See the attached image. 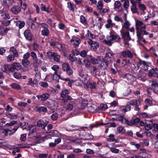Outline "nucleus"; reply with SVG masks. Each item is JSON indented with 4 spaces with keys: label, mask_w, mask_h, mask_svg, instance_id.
<instances>
[{
    "label": "nucleus",
    "mask_w": 158,
    "mask_h": 158,
    "mask_svg": "<svg viewBox=\"0 0 158 158\" xmlns=\"http://www.w3.org/2000/svg\"><path fill=\"white\" fill-rule=\"evenodd\" d=\"M107 39H105L103 42L108 46H111L114 42H119L121 40L120 36L115 32H113L110 34L109 36L107 37Z\"/></svg>",
    "instance_id": "nucleus-1"
},
{
    "label": "nucleus",
    "mask_w": 158,
    "mask_h": 158,
    "mask_svg": "<svg viewBox=\"0 0 158 158\" xmlns=\"http://www.w3.org/2000/svg\"><path fill=\"white\" fill-rule=\"evenodd\" d=\"M61 67L62 70L66 72V74L69 76H71L73 74V70L69 64L66 63L62 64Z\"/></svg>",
    "instance_id": "nucleus-2"
},
{
    "label": "nucleus",
    "mask_w": 158,
    "mask_h": 158,
    "mask_svg": "<svg viewBox=\"0 0 158 158\" xmlns=\"http://www.w3.org/2000/svg\"><path fill=\"white\" fill-rule=\"evenodd\" d=\"M36 128L35 126L32 125H30L29 126L27 127V130L29 131L28 134V136H29L30 138L36 137L37 139H39L40 138L41 136L40 135L36 136L35 135L32 136L31 135L33 133L35 132Z\"/></svg>",
    "instance_id": "nucleus-3"
},
{
    "label": "nucleus",
    "mask_w": 158,
    "mask_h": 158,
    "mask_svg": "<svg viewBox=\"0 0 158 158\" xmlns=\"http://www.w3.org/2000/svg\"><path fill=\"white\" fill-rule=\"evenodd\" d=\"M19 126L15 127L13 129L11 130H10L9 129H4L2 128L0 130V132L4 133L6 136L7 135L8 133H9V135H11L14 134L15 132L19 128Z\"/></svg>",
    "instance_id": "nucleus-4"
},
{
    "label": "nucleus",
    "mask_w": 158,
    "mask_h": 158,
    "mask_svg": "<svg viewBox=\"0 0 158 158\" xmlns=\"http://www.w3.org/2000/svg\"><path fill=\"white\" fill-rule=\"evenodd\" d=\"M135 29L136 31L145 30L146 29V26L142 21L136 19L135 20Z\"/></svg>",
    "instance_id": "nucleus-5"
},
{
    "label": "nucleus",
    "mask_w": 158,
    "mask_h": 158,
    "mask_svg": "<svg viewBox=\"0 0 158 158\" xmlns=\"http://www.w3.org/2000/svg\"><path fill=\"white\" fill-rule=\"evenodd\" d=\"M47 54L49 57L53 58V59L55 61L57 62H60V57L57 53L49 51L47 52Z\"/></svg>",
    "instance_id": "nucleus-6"
},
{
    "label": "nucleus",
    "mask_w": 158,
    "mask_h": 158,
    "mask_svg": "<svg viewBox=\"0 0 158 158\" xmlns=\"http://www.w3.org/2000/svg\"><path fill=\"white\" fill-rule=\"evenodd\" d=\"M138 64L142 66V69L145 71L147 70L148 69V67L151 66L150 63L144 60H142L140 59L139 60Z\"/></svg>",
    "instance_id": "nucleus-7"
},
{
    "label": "nucleus",
    "mask_w": 158,
    "mask_h": 158,
    "mask_svg": "<svg viewBox=\"0 0 158 158\" xmlns=\"http://www.w3.org/2000/svg\"><path fill=\"white\" fill-rule=\"evenodd\" d=\"M49 123V122L48 121L44 119H40L37 122V125L38 127H40L42 129H44Z\"/></svg>",
    "instance_id": "nucleus-8"
},
{
    "label": "nucleus",
    "mask_w": 158,
    "mask_h": 158,
    "mask_svg": "<svg viewBox=\"0 0 158 158\" xmlns=\"http://www.w3.org/2000/svg\"><path fill=\"white\" fill-rule=\"evenodd\" d=\"M121 56L124 58L128 57L132 59L133 57V55L132 52L129 50H126L120 52Z\"/></svg>",
    "instance_id": "nucleus-9"
},
{
    "label": "nucleus",
    "mask_w": 158,
    "mask_h": 158,
    "mask_svg": "<svg viewBox=\"0 0 158 158\" xmlns=\"http://www.w3.org/2000/svg\"><path fill=\"white\" fill-rule=\"evenodd\" d=\"M70 42L75 47H78L80 44L81 41L79 38L76 36H74L70 40Z\"/></svg>",
    "instance_id": "nucleus-10"
},
{
    "label": "nucleus",
    "mask_w": 158,
    "mask_h": 158,
    "mask_svg": "<svg viewBox=\"0 0 158 158\" xmlns=\"http://www.w3.org/2000/svg\"><path fill=\"white\" fill-rule=\"evenodd\" d=\"M120 32L122 38L126 39L127 41L131 40V38L130 36L129 32L128 31L122 29L120 30Z\"/></svg>",
    "instance_id": "nucleus-11"
},
{
    "label": "nucleus",
    "mask_w": 158,
    "mask_h": 158,
    "mask_svg": "<svg viewBox=\"0 0 158 158\" xmlns=\"http://www.w3.org/2000/svg\"><path fill=\"white\" fill-rule=\"evenodd\" d=\"M24 34L27 40L30 41L32 40V35L29 30H26L24 32Z\"/></svg>",
    "instance_id": "nucleus-12"
},
{
    "label": "nucleus",
    "mask_w": 158,
    "mask_h": 158,
    "mask_svg": "<svg viewBox=\"0 0 158 158\" xmlns=\"http://www.w3.org/2000/svg\"><path fill=\"white\" fill-rule=\"evenodd\" d=\"M49 97V94L48 93L43 94L42 95H37L36 97L38 99L41 98V100L43 101H46Z\"/></svg>",
    "instance_id": "nucleus-13"
},
{
    "label": "nucleus",
    "mask_w": 158,
    "mask_h": 158,
    "mask_svg": "<svg viewBox=\"0 0 158 158\" xmlns=\"http://www.w3.org/2000/svg\"><path fill=\"white\" fill-rule=\"evenodd\" d=\"M88 42L93 49H97L99 47V45L97 42L93 41L91 40H89Z\"/></svg>",
    "instance_id": "nucleus-14"
},
{
    "label": "nucleus",
    "mask_w": 158,
    "mask_h": 158,
    "mask_svg": "<svg viewBox=\"0 0 158 158\" xmlns=\"http://www.w3.org/2000/svg\"><path fill=\"white\" fill-rule=\"evenodd\" d=\"M34 110L35 111L39 112H46L47 111V108L44 106H36L34 108Z\"/></svg>",
    "instance_id": "nucleus-15"
},
{
    "label": "nucleus",
    "mask_w": 158,
    "mask_h": 158,
    "mask_svg": "<svg viewBox=\"0 0 158 158\" xmlns=\"http://www.w3.org/2000/svg\"><path fill=\"white\" fill-rule=\"evenodd\" d=\"M10 30V29L7 28H5L2 26H0V34L2 35H6L8 31Z\"/></svg>",
    "instance_id": "nucleus-16"
},
{
    "label": "nucleus",
    "mask_w": 158,
    "mask_h": 158,
    "mask_svg": "<svg viewBox=\"0 0 158 158\" xmlns=\"http://www.w3.org/2000/svg\"><path fill=\"white\" fill-rule=\"evenodd\" d=\"M0 148H9V145L5 140L0 139Z\"/></svg>",
    "instance_id": "nucleus-17"
},
{
    "label": "nucleus",
    "mask_w": 158,
    "mask_h": 158,
    "mask_svg": "<svg viewBox=\"0 0 158 158\" xmlns=\"http://www.w3.org/2000/svg\"><path fill=\"white\" fill-rule=\"evenodd\" d=\"M21 10V9L20 6H15L11 8V11L13 14H17L20 12Z\"/></svg>",
    "instance_id": "nucleus-18"
},
{
    "label": "nucleus",
    "mask_w": 158,
    "mask_h": 158,
    "mask_svg": "<svg viewBox=\"0 0 158 158\" xmlns=\"http://www.w3.org/2000/svg\"><path fill=\"white\" fill-rule=\"evenodd\" d=\"M151 86L154 87L153 88L154 92L156 94H158V83L157 82L154 80L152 81Z\"/></svg>",
    "instance_id": "nucleus-19"
},
{
    "label": "nucleus",
    "mask_w": 158,
    "mask_h": 158,
    "mask_svg": "<svg viewBox=\"0 0 158 158\" xmlns=\"http://www.w3.org/2000/svg\"><path fill=\"white\" fill-rule=\"evenodd\" d=\"M5 114L7 117L11 119H16L18 116L17 115L10 113L8 112H6Z\"/></svg>",
    "instance_id": "nucleus-20"
},
{
    "label": "nucleus",
    "mask_w": 158,
    "mask_h": 158,
    "mask_svg": "<svg viewBox=\"0 0 158 158\" xmlns=\"http://www.w3.org/2000/svg\"><path fill=\"white\" fill-rule=\"evenodd\" d=\"M114 135L113 134H111L109 136V138H107L106 141L108 142H114L115 141L117 143L118 142L119 140L118 139H115L114 138Z\"/></svg>",
    "instance_id": "nucleus-21"
},
{
    "label": "nucleus",
    "mask_w": 158,
    "mask_h": 158,
    "mask_svg": "<svg viewBox=\"0 0 158 158\" xmlns=\"http://www.w3.org/2000/svg\"><path fill=\"white\" fill-rule=\"evenodd\" d=\"M2 71L6 73H8L9 71V65L7 64H4L1 67Z\"/></svg>",
    "instance_id": "nucleus-22"
},
{
    "label": "nucleus",
    "mask_w": 158,
    "mask_h": 158,
    "mask_svg": "<svg viewBox=\"0 0 158 158\" xmlns=\"http://www.w3.org/2000/svg\"><path fill=\"white\" fill-rule=\"evenodd\" d=\"M140 119L138 118L132 119L129 121V122H128V125L131 126L137 123L140 122Z\"/></svg>",
    "instance_id": "nucleus-23"
},
{
    "label": "nucleus",
    "mask_w": 158,
    "mask_h": 158,
    "mask_svg": "<svg viewBox=\"0 0 158 158\" xmlns=\"http://www.w3.org/2000/svg\"><path fill=\"white\" fill-rule=\"evenodd\" d=\"M16 24L17 26L18 27L19 29H21L23 28L25 24L24 21H15Z\"/></svg>",
    "instance_id": "nucleus-24"
},
{
    "label": "nucleus",
    "mask_w": 158,
    "mask_h": 158,
    "mask_svg": "<svg viewBox=\"0 0 158 158\" xmlns=\"http://www.w3.org/2000/svg\"><path fill=\"white\" fill-rule=\"evenodd\" d=\"M131 2L132 4V6L131 9L132 12L133 13H137L138 14H139V13L137 11V9L135 2L132 1Z\"/></svg>",
    "instance_id": "nucleus-25"
},
{
    "label": "nucleus",
    "mask_w": 158,
    "mask_h": 158,
    "mask_svg": "<svg viewBox=\"0 0 158 158\" xmlns=\"http://www.w3.org/2000/svg\"><path fill=\"white\" fill-rule=\"evenodd\" d=\"M13 0H1V3L3 5L8 6L12 4Z\"/></svg>",
    "instance_id": "nucleus-26"
},
{
    "label": "nucleus",
    "mask_w": 158,
    "mask_h": 158,
    "mask_svg": "<svg viewBox=\"0 0 158 158\" xmlns=\"http://www.w3.org/2000/svg\"><path fill=\"white\" fill-rule=\"evenodd\" d=\"M144 74H145L144 73L142 70H139L137 75V78L140 80L143 81L144 79H143V77H144Z\"/></svg>",
    "instance_id": "nucleus-27"
},
{
    "label": "nucleus",
    "mask_w": 158,
    "mask_h": 158,
    "mask_svg": "<svg viewBox=\"0 0 158 158\" xmlns=\"http://www.w3.org/2000/svg\"><path fill=\"white\" fill-rule=\"evenodd\" d=\"M49 135L52 137H56L58 135V132L56 130H52L48 132Z\"/></svg>",
    "instance_id": "nucleus-28"
},
{
    "label": "nucleus",
    "mask_w": 158,
    "mask_h": 158,
    "mask_svg": "<svg viewBox=\"0 0 158 158\" xmlns=\"http://www.w3.org/2000/svg\"><path fill=\"white\" fill-rule=\"evenodd\" d=\"M107 22V23L105 25V27L107 29L115 25V24L112 22L111 19H108Z\"/></svg>",
    "instance_id": "nucleus-29"
},
{
    "label": "nucleus",
    "mask_w": 158,
    "mask_h": 158,
    "mask_svg": "<svg viewBox=\"0 0 158 158\" xmlns=\"http://www.w3.org/2000/svg\"><path fill=\"white\" fill-rule=\"evenodd\" d=\"M10 86L13 89H21V87L20 85L16 83H13L10 85Z\"/></svg>",
    "instance_id": "nucleus-30"
},
{
    "label": "nucleus",
    "mask_w": 158,
    "mask_h": 158,
    "mask_svg": "<svg viewBox=\"0 0 158 158\" xmlns=\"http://www.w3.org/2000/svg\"><path fill=\"white\" fill-rule=\"evenodd\" d=\"M56 77L55 75H53L52 74L50 73L46 76L45 78L48 81H51L53 79H55V77Z\"/></svg>",
    "instance_id": "nucleus-31"
},
{
    "label": "nucleus",
    "mask_w": 158,
    "mask_h": 158,
    "mask_svg": "<svg viewBox=\"0 0 158 158\" xmlns=\"http://www.w3.org/2000/svg\"><path fill=\"white\" fill-rule=\"evenodd\" d=\"M10 52H11V53H13L15 57H18V54L17 52L16 48L14 47H12L10 48Z\"/></svg>",
    "instance_id": "nucleus-32"
},
{
    "label": "nucleus",
    "mask_w": 158,
    "mask_h": 158,
    "mask_svg": "<svg viewBox=\"0 0 158 158\" xmlns=\"http://www.w3.org/2000/svg\"><path fill=\"white\" fill-rule=\"evenodd\" d=\"M90 61L92 63L94 64L99 63L101 61V60L99 58H91Z\"/></svg>",
    "instance_id": "nucleus-33"
},
{
    "label": "nucleus",
    "mask_w": 158,
    "mask_h": 158,
    "mask_svg": "<svg viewBox=\"0 0 158 158\" xmlns=\"http://www.w3.org/2000/svg\"><path fill=\"white\" fill-rule=\"evenodd\" d=\"M131 106L128 105L127 104L125 106H123L121 108V110L124 112L129 111L131 110Z\"/></svg>",
    "instance_id": "nucleus-34"
},
{
    "label": "nucleus",
    "mask_w": 158,
    "mask_h": 158,
    "mask_svg": "<svg viewBox=\"0 0 158 158\" xmlns=\"http://www.w3.org/2000/svg\"><path fill=\"white\" fill-rule=\"evenodd\" d=\"M156 69H151L148 73V75L149 77H151L153 76L155 77V74L156 73Z\"/></svg>",
    "instance_id": "nucleus-35"
},
{
    "label": "nucleus",
    "mask_w": 158,
    "mask_h": 158,
    "mask_svg": "<svg viewBox=\"0 0 158 158\" xmlns=\"http://www.w3.org/2000/svg\"><path fill=\"white\" fill-rule=\"evenodd\" d=\"M136 34L137 38L139 41H140L142 39L143 33L142 31H136Z\"/></svg>",
    "instance_id": "nucleus-36"
},
{
    "label": "nucleus",
    "mask_w": 158,
    "mask_h": 158,
    "mask_svg": "<svg viewBox=\"0 0 158 158\" xmlns=\"http://www.w3.org/2000/svg\"><path fill=\"white\" fill-rule=\"evenodd\" d=\"M124 15L125 16V22L124 23V27L126 28L127 29L129 28V26L130 25V24L129 21L127 20V15L126 14H124Z\"/></svg>",
    "instance_id": "nucleus-37"
},
{
    "label": "nucleus",
    "mask_w": 158,
    "mask_h": 158,
    "mask_svg": "<svg viewBox=\"0 0 158 158\" xmlns=\"http://www.w3.org/2000/svg\"><path fill=\"white\" fill-rule=\"evenodd\" d=\"M98 10L99 11V13L102 16L105 13L108 11L107 9L104 8L103 7L101 9H99Z\"/></svg>",
    "instance_id": "nucleus-38"
},
{
    "label": "nucleus",
    "mask_w": 158,
    "mask_h": 158,
    "mask_svg": "<svg viewBox=\"0 0 158 158\" xmlns=\"http://www.w3.org/2000/svg\"><path fill=\"white\" fill-rule=\"evenodd\" d=\"M15 56L14 55L10 54L7 57V60L8 62H10L15 59Z\"/></svg>",
    "instance_id": "nucleus-39"
},
{
    "label": "nucleus",
    "mask_w": 158,
    "mask_h": 158,
    "mask_svg": "<svg viewBox=\"0 0 158 158\" xmlns=\"http://www.w3.org/2000/svg\"><path fill=\"white\" fill-rule=\"evenodd\" d=\"M42 34L44 36H48L49 33V31L47 29H44L41 31Z\"/></svg>",
    "instance_id": "nucleus-40"
},
{
    "label": "nucleus",
    "mask_w": 158,
    "mask_h": 158,
    "mask_svg": "<svg viewBox=\"0 0 158 158\" xmlns=\"http://www.w3.org/2000/svg\"><path fill=\"white\" fill-rule=\"evenodd\" d=\"M69 91L67 89L64 90L62 91L60 94V96L62 98L65 97L66 95L69 94Z\"/></svg>",
    "instance_id": "nucleus-41"
},
{
    "label": "nucleus",
    "mask_w": 158,
    "mask_h": 158,
    "mask_svg": "<svg viewBox=\"0 0 158 158\" xmlns=\"http://www.w3.org/2000/svg\"><path fill=\"white\" fill-rule=\"evenodd\" d=\"M103 2L101 1H98L97 6V10H98L99 9H101L103 7Z\"/></svg>",
    "instance_id": "nucleus-42"
},
{
    "label": "nucleus",
    "mask_w": 158,
    "mask_h": 158,
    "mask_svg": "<svg viewBox=\"0 0 158 158\" xmlns=\"http://www.w3.org/2000/svg\"><path fill=\"white\" fill-rule=\"evenodd\" d=\"M80 22L84 25H86L87 24V21L85 17L83 15H81L80 17Z\"/></svg>",
    "instance_id": "nucleus-43"
},
{
    "label": "nucleus",
    "mask_w": 158,
    "mask_h": 158,
    "mask_svg": "<svg viewBox=\"0 0 158 158\" xmlns=\"http://www.w3.org/2000/svg\"><path fill=\"white\" fill-rule=\"evenodd\" d=\"M138 6L140 9V10H141L143 12H144V11L146 9V7L145 5L143 4H139L138 5Z\"/></svg>",
    "instance_id": "nucleus-44"
},
{
    "label": "nucleus",
    "mask_w": 158,
    "mask_h": 158,
    "mask_svg": "<svg viewBox=\"0 0 158 158\" xmlns=\"http://www.w3.org/2000/svg\"><path fill=\"white\" fill-rule=\"evenodd\" d=\"M140 156L142 158H150V156L146 152H142L140 153Z\"/></svg>",
    "instance_id": "nucleus-45"
},
{
    "label": "nucleus",
    "mask_w": 158,
    "mask_h": 158,
    "mask_svg": "<svg viewBox=\"0 0 158 158\" xmlns=\"http://www.w3.org/2000/svg\"><path fill=\"white\" fill-rule=\"evenodd\" d=\"M13 75L14 77L17 79H19L22 78L21 74L19 73L15 72Z\"/></svg>",
    "instance_id": "nucleus-46"
},
{
    "label": "nucleus",
    "mask_w": 158,
    "mask_h": 158,
    "mask_svg": "<svg viewBox=\"0 0 158 158\" xmlns=\"http://www.w3.org/2000/svg\"><path fill=\"white\" fill-rule=\"evenodd\" d=\"M129 5V2L128 0H126L125 1L123 5L124 8L126 10H127Z\"/></svg>",
    "instance_id": "nucleus-47"
},
{
    "label": "nucleus",
    "mask_w": 158,
    "mask_h": 158,
    "mask_svg": "<svg viewBox=\"0 0 158 158\" xmlns=\"http://www.w3.org/2000/svg\"><path fill=\"white\" fill-rule=\"evenodd\" d=\"M88 85L91 89H94L96 87V83L95 81H93L92 82L89 83Z\"/></svg>",
    "instance_id": "nucleus-48"
},
{
    "label": "nucleus",
    "mask_w": 158,
    "mask_h": 158,
    "mask_svg": "<svg viewBox=\"0 0 158 158\" xmlns=\"http://www.w3.org/2000/svg\"><path fill=\"white\" fill-rule=\"evenodd\" d=\"M130 144L131 145L135 146L137 149L139 148L141 145L140 144L137 143L135 142H131L130 143Z\"/></svg>",
    "instance_id": "nucleus-49"
},
{
    "label": "nucleus",
    "mask_w": 158,
    "mask_h": 158,
    "mask_svg": "<svg viewBox=\"0 0 158 158\" xmlns=\"http://www.w3.org/2000/svg\"><path fill=\"white\" fill-rule=\"evenodd\" d=\"M51 118L53 120H56L58 118V114L57 113H55L51 116Z\"/></svg>",
    "instance_id": "nucleus-50"
},
{
    "label": "nucleus",
    "mask_w": 158,
    "mask_h": 158,
    "mask_svg": "<svg viewBox=\"0 0 158 158\" xmlns=\"http://www.w3.org/2000/svg\"><path fill=\"white\" fill-rule=\"evenodd\" d=\"M84 64L85 67L87 68H89L90 63L89 61L87 60H84Z\"/></svg>",
    "instance_id": "nucleus-51"
},
{
    "label": "nucleus",
    "mask_w": 158,
    "mask_h": 158,
    "mask_svg": "<svg viewBox=\"0 0 158 158\" xmlns=\"http://www.w3.org/2000/svg\"><path fill=\"white\" fill-rule=\"evenodd\" d=\"M132 77V75L129 73L126 74L124 76V78L127 79L129 81L131 80Z\"/></svg>",
    "instance_id": "nucleus-52"
},
{
    "label": "nucleus",
    "mask_w": 158,
    "mask_h": 158,
    "mask_svg": "<svg viewBox=\"0 0 158 158\" xmlns=\"http://www.w3.org/2000/svg\"><path fill=\"white\" fill-rule=\"evenodd\" d=\"M121 3L119 1H116L114 4V8L118 9L121 6Z\"/></svg>",
    "instance_id": "nucleus-53"
},
{
    "label": "nucleus",
    "mask_w": 158,
    "mask_h": 158,
    "mask_svg": "<svg viewBox=\"0 0 158 158\" xmlns=\"http://www.w3.org/2000/svg\"><path fill=\"white\" fill-rule=\"evenodd\" d=\"M15 69L19 70L21 69V66L20 64L18 63H14L13 64Z\"/></svg>",
    "instance_id": "nucleus-54"
},
{
    "label": "nucleus",
    "mask_w": 158,
    "mask_h": 158,
    "mask_svg": "<svg viewBox=\"0 0 158 158\" xmlns=\"http://www.w3.org/2000/svg\"><path fill=\"white\" fill-rule=\"evenodd\" d=\"M16 121H12L10 122L9 123H7L5 125V127H9V126H12L14 124H15L16 123Z\"/></svg>",
    "instance_id": "nucleus-55"
},
{
    "label": "nucleus",
    "mask_w": 158,
    "mask_h": 158,
    "mask_svg": "<svg viewBox=\"0 0 158 158\" xmlns=\"http://www.w3.org/2000/svg\"><path fill=\"white\" fill-rule=\"evenodd\" d=\"M68 7L70 10L73 11L74 9L73 7V4L70 2H68L67 3Z\"/></svg>",
    "instance_id": "nucleus-56"
},
{
    "label": "nucleus",
    "mask_w": 158,
    "mask_h": 158,
    "mask_svg": "<svg viewBox=\"0 0 158 158\" xmlns=\"http://www.w3.org/2000/svg\"><path fill=\"white\" fill-rule=\"evenodd\" d=\"M110 151L112 153H118L119 152V150L118 149L112 147L110 148Z\"/></svg>",
    "instance_id": "nucleus-57"
},
{
    "label": "nucleus",
    "mask_w": 158,
    "mask_h": 158,
    "mask_svg": "<svg viewBox=\"0 0 158 158\" xmlns=\"http://www.w3.org/2000/svg\"><path fill=\"white\" fill-rule=\"evenodd\" d=\"M18 105L21 107H25L27 106V103L24 102H19L18 103Z\"/></svg>",
    "instance_id": "nucleus-58"
},
{
    "label": "nucleus",
    "mask_w": 158,
    "mask_h": 158,
    "mask_svg": "<svg viewBox=\"0 0 158 158\" xmlns=\"http://www.w3.org/2000/svg\"><path fill=\"white\" fill-rule=\"evenodd\" d=\"M39 84L40 86L44 88H46L48 86V84L47 82H40Z\"/></svg>",
    "instance_id": "nucleus-59"
},
{
    "label": "nucleus",
    "mask_w": 158,
    "mask_h": 158,
    "mask_svg": "<svg viewBox=\"0 0 158 158\" xmlns=\"http://www.w3.org/2000/svg\"><path fill=\"white\" fill-rule=\"evenodd\" d=\"M153 127V124L146 125L145 126V129L147 131L151 130Z\"/></svg>",
    "instance_id": "nucleus-60"
},
{
    "label": "nucleus",
    "mask_w": 158,
    "mask_h": 158,
    "mask_svg": "<svg viewBox=\"0 0 158 158\" xmlns=\"http://www.w3.org/2000/svg\"><path fill=\"white\" fill-rule=\"evenodd\" d=\"M22 62L24 66L27 65L29 63V62L27 59H23L22 60Z\"/></svg>",
    "instance_id": "nucleus-61"
},
{
    "label": "nucleus",
    "mask_w": 158,
    "mask_h": 158,
    "mask_svg": "<svg viewBox=\"0 0 158 158\" xmlns=\"http://www.w3.org/2000/svg\"><path fill=\"white\" fill-rule=\"evenodd\" d=\"M105 63L106 65L107 66V64H109L111 62V59L110 58H107L105 57L104 60Z\"/></svg>",
    "instance_id": "nucleus-62"
},
{
    "label": "nucleus",
    "mask_w": 158,
    "mask_h": 158,
    "mask_svg": "<svg viewBox=\"0 0 158 158\" xmlns=\"http://www.w3.org/2000/svg\"><path fill=\"white\" fill-rule=\"evenodd\" d=\"M28 80L27 83V84L32 86H33L32 79V78H30L28 79Z\"/></svg>",
    "instance_id": "nucleus-63"
},
{
    "label": "nucleus",
    "mask_w": 158,
    "mask_h": 158,
    "mask_svg": "<svg viewBox=\"0 0 158 158\" xmlns=\"http://www.w3.org/2000/svg\"><path fill=\"white\" fill-rule=\"evenodd\" d=\"M131 89L129 88H127L125 92L124 93V94L125 96H128L131 94Z\"/></svg>",
    "instance_id": "nucleus-64"
}]
</instances>
